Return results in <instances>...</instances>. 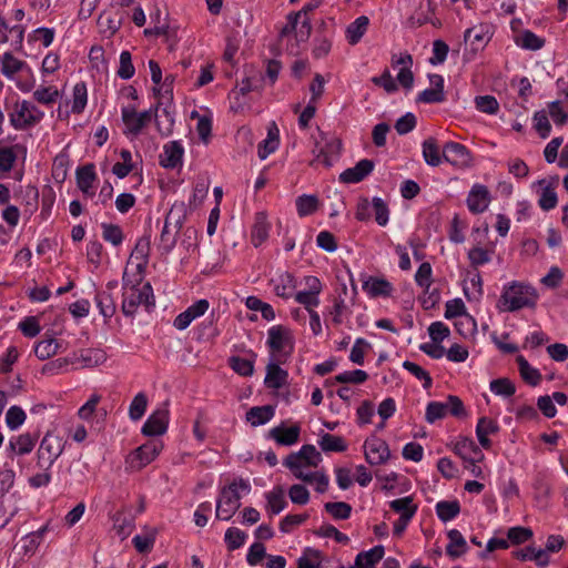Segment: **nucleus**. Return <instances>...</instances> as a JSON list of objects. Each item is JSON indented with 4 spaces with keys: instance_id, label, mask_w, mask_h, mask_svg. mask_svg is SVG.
Wrapping results in <instances>:
<instances>
[{
    "instance_id": "ea45409f",
    "label": "nucleus",
    "mask_w": 568,
    "mask_h": 568,
    "mask_svg": "<svg viewBox=\"0 0 568 568\" xmlns=\"http://www.w3.org/2000/svg\"><path fill=\"white\" fill-rule=\"evenodd\" d=\"M460 513V505L457 500H443L436 505V514L438 518L446 523L455 518Z\"/></svg>"
},
{
    "instance_id": "7c9ffc66",
    "label": "nucleus",
    "mask_w": 568,
    "mask_h": 568,
    "mask_svg": "<svg viewBox=\"0 0 568 568\" xmlns=\"http://www.w3.org/2000/svg\"><path fill=\"white\" fill-rule=\"evenodd\" d=\"M186 205L184 202H175L168 212L164 223L180 232L186 219Z\"/></svg>"
},
{
    "instance_id": "c9c22d12",
    "label": "nucleus",
    "mask_w": 568,
    "mask_h": 568,
    "mask_svg": "<svg viewBox=\"0 0 568 568\" xmlns=\"http://www.w3.org/2000/svg\"><path fill=\"white\" fill-rule=\"evenodd\" d=\"M363 290L371 296L377 297L381 295H388L390 292V283L383 278L371 276L363 283Z\"/></svg>"
},
{
    "instance_id": "f03ea898",
    "label": "nucleus",
    "mask_w": 568,
    "mask_h": 568,
    "mask_svg": "<svg viewBox=\"0 0 568 568\" xmlns=\"http://www.w3.org/2000/svg\"><path fill=\"white\" fill-rule=\"evenodd\" d=\"M7 111L10 124L20 131L33 128L44 116L43 111L27 100L14 101L12 105H7Z\"/></svg>"
},
{
    "instance_id": "49530a36",
    "label": "nucleus",
    "mask_w": 568,
    "mask_h": 568,
    "mask_svg": "<svg viewBox=\"0 0 568 568\" xmlns=\"http://www.w3.org/2000/svg\"><path fill=\"white\" fill-rule=\"evenodd\" d=\"M517 44L527 50H539L545 45V39L538 37L530 30H525L516 40Z\"/></svg>"
},
{
    "instance_id": "a211bd4d",
    "label": "nucleus",
    "mask_w": 568,
    "mask_h": 568,
    "mask_svg": "<svg viewBox=\"0 0 568 568\" xmlns=\"http://www.w3.org/2000/svg\"><path fill=\"white\" fill-rule=\"evenodd\" d=\"M454 452L463 460L467 462H481L484 454L477 444L468 437H462L454 446Z\"/></svg>"
},
{
    "instance_id": "f3484780",
    "label": "nucleus",
    "mask_w": 568,
    "mask_h": 568,
    "mask_svg": "<svg viewBox=\"0 0 568 568\" xmlns=\"http://www.w3.org/2000/svg\"><path fill=\"white\" fill-rule=\"evenodd\" d=\"M490 202L489 191L485 185L475 184L467 197V206L474 214L484 212Z\"/></svg>"
},
{
    "instance_id": "6e6552de",
    "label": "nucleus",
    "mask_w": 568,
    "mask_h": 568,
    "mask_svg": "<svg viewBox=\"0 0 568 568\" xmlns=\"http://www.w3.org/2000/svg\"><path fill=\"white\" fill-rule=\"evenodd\" d=\"M365 458L371 465H379L390 457V449L386 440L372 435L364 443Z\"/></svg>"
},
{
    "instance_id": "f257e3e1",
    "label": "nucleus",
    "mask_w": 568,
    "mask_h": 568,
    "mask_svg": "<svg viewBox=\"0 0 568 568\" xmlns=\"http://www.w3.org/2000/svg\"><path fill=\"white\" fill-rule=\"evenodd\" d=\"M539 294L534 286L514 281L504 286L497 307L501 312H517L524 307L535 308Z\"/></svg>"
},
{
    "instance_id": "9d476101",
    "label": "nucleus",
    "mask_w": 568,
    "mask_h": 568,
    "mask_svg": "<svg viewBox=\"0 0 568 568\" xmlns=\"http://www.w3.org/2000/svg\"><path fill=\"white\" fill-rule=\"evenodd\" d=\"M287 361L270 358L265 367L266 374L264 378V385L270 389H280L288 383V372L281 367Z\"/></svg>"
},
{
    "instance_id": "f704fd0d",
    "label": "nucleus",
    "mask_w": 568,
    "mask_h": 568,
    "mask_svg": "<svg viewBox=\"0 0 568 568\" xmlns=\"http://www.w3.org/2000/svg\"><path fill=\"white\" fill-rule=\"evenodd\" d=\"M106 355L102 349L99 348H87L77 355V363L80 362L82 367H93L104 363Z\"/></svg>"
},
{
    "instance_id": "6ab92c4d",
    "label": "nucleus",
    "mask_w": 568,
    "mask_h": 568,
    "mask_svg": "<svg viewBox=\"0 0 568 568\" xmlns=\"http://www.w3.org/2000/svg\"><path fill=\"white\" fill-rule=\"evenodd\" d=\"M184 149L179 141H170L163 146L160 155V165L165 169H175L182 164Z\"/></svg>"
},
{
    "instance_id": "864d4df0",
    "label": "nucleus",
    "mask_w": 568,
    "mask_h": 568,
    "mask_svg": "<svg viewBox=\"0 0 568 568\" xmlns=\"http://www.w3.org/2000/svg\"><path fill=\"white\" fill-rule=\"evenodd\" d=\"M68 156L59 154L54 158L52 164V178L57 183H63L68 176Z\"/></svg>"
},
{
    "instance_id": "473e14b6",
    "label": "nucleus",
    "mask_w": 568,
    "mask_h": 568,
    "mask_svg": "<svg viewBox=\"0 0 568 568\" xmlns=\"http://www.w3.org/2000/svg\"><path fill=\"white\" fill-rule=\"evenodd\" d=\"M97 306L99 307L100 314L105 321L110 320L116 311L115 302L113 296L108 291H101L95 294Z\"/></svg>"
},
{
    "instance_id": "bb28decb",
    "label": "nucleus",
    "mask_w": 568,
    "mask_h": 568,
    "mask_svg": "<svg viewBox=\"0 0 568 568\" xmlns=\"http://www.w3.org/2000/svg\"><path fill=\"white\" fill-rule=\"evenodd\" d=\"M265 498L267 500L266 510L271 515L280 514L287 506L282 486H276L271 491L266 493Z\"/></svg>"
},
{
    "instance_id": "0e129e2a",
    "label": "nucleus",
    "mask_w": 568,
    "mask_h": 568,
    "mask_svg": "<svg viewBox=\"0 0 568 568\" xmlns=\"http://www.w3.org/2000/svg\"><path fill=\"white\" fill-rule=\"evenodd\" d=\"M278 146V139L276 134L268 131L267 138L264 139L257 145V155L261 160H265L271 153H273Z\"/></svg>"
},
{
    "instance_id": "dca6fc26",
    "label": "nucleus",
    "mask_w": 568,
    "mask_h": 568,
    "mask_svg": "<svg viewBox=\"0 0 568 568\" xmlns=\"http://www.w3.org/2000/svg\"><path fill=\"white\" fill-rule=\"evenodd\" d=\"M152 120V109L136 113L135 109L123 108L122 121L128 126L129 132L136 135Z\"/></svg>"
},
{
    "instance_id": "f8f14e48",
    "label": "nucleus",
    "mask_w": 568,
    "mask_h": 568,
    "mask_svg": "<svg viewBox=\"0 0 568 568\" xmlns=\"http://www.w3.org/2000/svg\"><path fill=\"white\" fill-rule=\"evenodd\" d=\"M169 426V410L160 408L154 410L145 420L142 426V434L144 436L153 437L161 436L166 433Z\"/></svg>"
},
{
    "instance_id": "b1692460",
    "label": "nucleus",
    "mask_w": 568,
    "mask_h": 568,
    "mask_svg": "<svg viewBox=\"0 0 568 568\" xmlns=\"http://www.w3.org/2000/svg\"><path fill=\"white\" fill-rule=\"evenodd\" d=\"M447 537L449 539V542L446 546L447 556L456 559L467 552L468 546L466 539L458 529H450L447 532Z\"/></svg>"
},
{
    "instance_id": "774afa93",
    "label": "nucleus",
    "mask_w": 568,
    "mask_h": 568,
    "mask_svg": "<svg viewBox=\"0 0 568 568\" xmlns=\"http://www.w3.org/2000/svg\"><path fill=\"white\" fill-rule=\"evenodd\" d=\"M476 108L488 114H495L499 110L498 101L493 95H478L475 98Z\"/></svg>"
},
{
    "instance_id": "69168bd1",
    "label": "nucleus",
    "mask_w": 568,
    "mask_h": 568,
    "mask_svg": "<svg viewBox=\"0 0 568 568\" xmlns=\"http://www.w3.org/2000/svg\"><path fill=\"white\" fill-rule=\"evenodd\" d=\"M26 418L24 410L19 406H11L6 414V423L11 430L19 428Z\"/></svg>"
},
{
    "instance_id": "a19ab883",
    "label": "nucleus",
    "mask_w": 568,
    "mask_h": 568,
    "mask_svg": "<svg viewBox=\"0 0 568 568\" xmlns=\"http://www.w3.org/2000/svg\"><path fill=\"white\" fill-rule=\"evenodd\" d=\"M88 101V90L85 82H78L73 88V102L71 106V112L74 114H80L85 109Z\"/></svg>"
},
{
    "instance_id": "20e7f679",
    "label": "nucleus",
    "mask_w": 568,
    "mask_h": 568,
    "mask_svg": "<svg viewBox=\"0 0 568 568\" xmlns=\"http://www.w3.org/2000/svg\"><path fill=\"white\" fill-rule=\"evenodd\" d=\"M417 510L418 505L414 501V495L393 499V514L399 515L393 524V535L402 536Z\"/></svg>"
},
{
    "instance_id": "79ce46f5",
    "label": "nucleus",
    "mask_w": 568,
    "mask_h": 568,
    "mask_svg": "<svg viewBox=\"0 0 568 568\" xmlns=\"http://www.w3.org/2000/svg\"><path fill=\"white\" fill-rule=\"evenodd\" d=\"M324 509L336 520L348 519L352 514V506L345 501H328Z\"/></svg>"
},
{
    "instance_id": "c85d7f7f",
    "label": "nucleus",
    "mask_w": 568,
    "mask_h": 568,
    "mask_svg": "<svg viewBox=\"0 0 568 568\" xmlns=\"http://www.w3.org/2000/svg\"><path fill=\"white\" fill-rule=\"evenodd\" d=\"M274 416V407L271 405L254 406L246 412V420L252 426L266 424Z\"/></svg>"
},
{
    "instance_id": "4c0bfd02",
    "label": "nucleus",
    "mask_w": 568,
    "mask_h": 568,
    "mask_svg": "<svg viewBox=\"0 0 568 568\" xmlns=\"http://www.w3.org/2000/svg\"><path fill=\"white\" fill-rule=\"evenodd\" d=\"M318 445L323 452H337L342 453L347 449V445L343 437L335 436L328 433H325L321 436L318 440Z\"/></svg>"
},
{
    "instance_id": "4be33fe9",
    "label": "nucleus",
    "mask_w": 568,
    "mask_h": 568,
    "mask_svg": "<svg viewBox=\"0 0 568 568\" xmlns=\"http://www.w3.org/2000/svg\"><path fill=\"white\" fill-rule=\"evenodd\" d=\"M384 555L385 549L382 545L374 546L367 551L357 554L354 566H351V568H376Z\"/></svg>"
},
{
    "instance_id": "338daca9",
    "label": "nucleus",
    "mask_w": 568,
    "mask_h": 568,
    "mask_svg": "<svg viewBox=\"0 0 568 568\" xmlns=\"http://www.w3.org/2000/svg\"><path fill=\"white\" fill-rule=\"evenodd\" d=\"M534 532L528 527H511L507 531V538L508 541H510L514 545H520L525 541L529 540L532 537Z\"/></svg>"
},
{
    "instance_id": "bf43d9fd",
    "label": "nucleus",
    "mask_w": 568,
    "mask_h": 568,
    "mask_svg": "<svg viewBox=\"0 0 568 568\" xmlns=\"http://www.w3.org/2000/svg\"><path fill=\"white\" fill-rule=\"evenodd\" d=\"M368 378V374L362 369L346 371L334 377L335 382L341 384H363Z\"/></svg>"
},
{
    "instance_id": "e433bc0d",
    "label": "nucleus",
    "mask_w": 568,
    "mask_h": 568,
    "mask_svg": "<svg viewBox=\"0 0 568 568\" xmlns=\"http://www.w3.org/2000/svg\"><path fill=\"white\" fill-rule=\"evenodd\" d=\"M0 62L2 74L9 79L26 67V62L13 57L11 52H6L0 58Z\"/></svg>"
},
{
    "instance_id": "5fc2aeb1",
    "label": "nucleus",
    "mask_w": 568,
    "mask_h": 568,
    "mask_svg": "<svg viewBox=\"0 0 568 568\" xmlns=\"http://www.w3.org/2000/svg\"><path fill=\"white\" fill-rule=\"evenodd\" d=\"M99 26L102 28V31L109 32V36H113L122 24V18L119 14H105L101 13L98 20Z\"/></svg>"
},
{
    "instance_id": "2eb2a0df",
    "label": "nucleus",
    "mask_w": 568,
    "mask_h": 568,
    "mask_svg": "<svg viewBox=\"0 0 568 568\" xmlns=\"http://www.w3.org/2000/svg\"><path fill=\"white\" fill-rule=\"evenodd\" d=\"M413 57L409 53L400 54L399 58L393 63V67H398L395 78L396 83L409 91L414 85V73L412 71Z\"/></svg>"
},
{
    "instance_id": "e2e57ef3",
    "label": "nucleus",
    "mask_w": 568,
    "mask_h": 568,
    "mask_svg": "<svg viewBox=\"0 0 568 568\" xmlns=\"http://www.w3.org/2000/svg\"><path fill=\"white\" fill-rule=\"evenodd\" d=\"M448 405L440 402H430L426 407L425 418L427 423L433 424L442 419L447 414Z\"/></svg>"
},
{
    "instance_id": "39448f33",
    "label": "nucleus",
    "mask_w": 568,
    "mask_h": 568,
    "mask_svg": "<svg viewBox=\"0 0 568 568\" xmlns=\"http://www.w3.org/2000/svg\"><path fill=\"white\" fill-rule=\"evenodd\" d=\"M122 312L125 316H133L139 305H144L146 308L155 305L152 285L146 282L141 288H134L130 295L123 293Z\"/></svg>"
},
{
    "instance_id": "4d7b16f0",
    "label": "nucleus",
    "mask_w": 568,
    "mask_h": 568,
    "mask_svg": "<svg viewBox=\"0 0 568 568\" xmlns=\"http://www.w3.org/2000/svg\"><path fill=\"white\" fill-rule=\"evenodd\" d=\"M22 148L20 144H16L13 146H3L0 148V171L9 172L17 160L16 149Z\"/></svg>"
},
{
    "instance_id": "cd10ccee",
    "label": "nucleus",
    "mask_w": 568,
    "mask_h": 568,
    "mask_svg": "<svg viewBox=\"0 0 568 568\" xmlns=\"http://www.w3.org/2000/svg\"><path fill=\"white\" fill-rule=\"evenodd\" d=\"M160 105H161V102L159 101L155 105V114H154L158 131L162 135H169L172 133V129L174 125V118L170 110V106H165V108L161 109V113H159Z\"/></svg>"
},
{
    "instance_id": "1a4fd4ad",
    "label": "nucleus",
    "mask_w": 568,
    "mask_h": 568,
    "mask_svg": "<svg viewBox=\"0 0 568 568\" xmlns=\"http://www.w3.org/2000/svg\"><path fill=\"white\" fill-rule=\"evenodd\" d=\"M240 488L243 491L248 493L251 490V485L243 478L233 480L231 484L221 489L217 504H223L225 507L237 511V509L241 507V495L239 493Z\"/></svg>"
},
{
    "instance_id": "de8ad7c7",
    "label": "nucleus",
    "mask_w": 568,
    "mask_h": 568,
    "mask_svg": "<svg viewBox=\"0 0 568 568\" xmlns=\"http://www.w3.org/2000/svg\"><path fill=\"white\" fill-rule=\"evenodd\" d=\"M59 345L54 338L42 339L37 343L34 354L40 361L50 358L58 353Z\"/></svg>"
},
{
    "instance_id": "09e8293b",
    "label": "nucleus",
    "mask_w": 568,
    "mask_h": 568,
    "mask_svg": "<svg viewBox=\"0 0 568 568\" xmlns=\"http://www.w3.org/2000/svg\"><path fill=\"white\" fill-rule=\"evenodd\" d=\"M102 237L104 241L110 242L114 246H119L124 239L122 229L112 223H102Z\"/></svg>"
},
{
    "instance_id": "13d9d810",
    "label": "nucleus",
    "mask_w": 568,
    "mask_h": 568,
    "mask_svg": "<svg viewBox=\"0 0 568 568\" xmlns=\"http://www.w3.org/2000/svg\"><path fill=\"white\" fill-rule=\"evenodd\" d=\"M135 69L132 63V55L129 51H122L120 54V65L116 75L120 79L129 80L134 75Z\"/></svg>"
},
{
    "instance_id": "c03bdc74",
    "label": "nucleus",
    "mask_w": 568,
    "mask_h": 568,
    "mask_svg": "<svg viewBox=\"0 0 568 568\" xmlns=\"http://www.w3.org/2000/svg\"><path fill=\"white\" fill-rule=\"evenodd\" d=\"M318 206V199L315 195L303 194L296 199V210L301 217L313 214Z\"/></svg>"
},
{
    "instance_id": "052dcab7",
    "label": "nucleus",
    "mask_w": 568,
    "mask_h": 568,
    "mask_svg": "<svg viewBox=\"0 0 568 568\" xmlns=\"http://www.w3.org/2000/svg\"><path fill=\"white\" fill-rule=\"evenodd\" d=\"M322 552L314 548H306L297 560V568H318Z\"/></svg>"
},
{
    "instance_id": "8fccbe9b",
    "label": "nucleus",
    "mask_w": 568,
    "mask_h": 568,
    "mask_svg": "<svg viewBox=\"0 0 568 568\" xmlns=\"http://www.w3.org/2000/svg\"><path fill=\"white\" fill-rule=\"evenodd\" d=\"M372 211L376 223L385 226L388 222L389 210L387 203L381 197L372 199Z\"/></svg>"
},
{
    "instance_id": "a878e982",
    "label": "nucleus",
    "mask_w": 568,
    "mask_h": 568,
    "mask_svg": "<svg viewBox=\"0 0 568 568\" xmlns=\"http://www.w3.org/2000/svg\"><path fill=\"white\" fill-rule=\"evenodd\" d=\"M272 283L274 284L275 294L286 300L292 296V292L296 286L295 277L290 272L281 273L276 278L272 280Z\"/></svg>"
},
{
    "instance_id": "680f3d73",
    "label": "nucleus",
    "mask_w": 568,
    "mask_h": 568,
    "mask_svg": "<svg viewBox=\"0 0 568 568\" xmlns=\"http://www.w3.org/2000/svg\"><path fill=\"white\" fill-rule=\"evenodd\" d=\"M490 390L496 395L509 397L515 394L516 386L509 378H497L490 382Z\"/></svg>"
},
{
    "instance_id": "5701e85b",
    "label": "nucleus",
    "mask_w": 568,
    "mask_h": 568,
    "mask_svg": "<svg viewBox=\"0 0 568 568\" xmlns=\"http://www.w3.org/2000/svg\"><path fill=\"white\" fill-rule=\"evenodd\" d=\"M270 229L266 214L264 212L256 213L251 230V242L255 247L261 246L268 239Z\"/></svg>"
},
{
    "instance_id": "4468645a",
    "label": "nucleus",
    "mask_w": 568,
    "mask_h": 568,
    "mask_svg": "<svg viewBox=\"0 0 568 568\" xmlns=\"http://www.w3.org/2000/svg\"><path fill=\"white\" fill-rule=\"evenodd\" d=\"M374 170V162L368 159L358 161L353 168H348L339 174V182L355 184L362 182Z\"/></svg>"
},
{
    "instance_id": "3c124183",
    "label": "nucleus",
    "mask_w": 568,
    "mask_h": 568,
    "mask_svg": "<svg viewBox=\"0 0 568 568\" xmlns=\"http://www.w3.org/2000/svg\"><path fill=\"white\" fill-rule=\"evenodd\" d=\"M75 363H77V354H74L72 357H59L54 361L47 363L42 368V373L45 375L59 374L63 369H65L69 365H73Z\"/></svg>"
},
{
    "instance_id": "9b49d317",
    "label": "nucleus",
    "mask_w": 568,
    "mask_h": 568,
    "mask_svg": "<svg viewBox=\"0 0 568 568\" xmlns=\"http://www.w3.org/2000/svg\"><path fill=\"white\" fill-rule=\"evenodd\" d=\"M162 449L163 444L161 442L151 440L141 445L130 455L132 466L136 468H142L149 465L156 458V456L161 453Z\"/></svg>"
},
{
    "instance_id": "ddd939ff",
    "label": "nucleus",
    "mask_w": 568,
    "mask_h": 568,
    "mask_svg": "<svg viewBox=\"0 0 568 568\" xmlns=\"http://www.w3.org/2000/svg\"><path fill=\"white\" fill-rule=\"evenodd\" d=\"M445 161L458 168H467L471 163V155L468 149L457 142H447L443 148Z\"/></svg>"
},
{
    "instance_id": "58836bf2",
    "label": "nucleus",
    "mask_w": 568,
    "mask_h": 568,
    "mask_svg": "<svg viewBox=\"0 0 568 568\" xmlns=\"http://www.w3.org/2000/svg\"><path fill=\"white\" fill-rule=\"evenodd\" d=\"M252 357H256V354L252 352ZM231 368L241 376L248 377L254 373V358H243L240 356L230 357Z\"/></svg>"
},
{
    "instance_id": "37998d69",
    "label": "nucleus",
    "mask_w": 568,
    "mask_h": 568,
    "mask_svg": "<svg viewBox=\"0 0 568 568\" xmlns=\"http://www.w3.org/2000/svg\"><path fill=\"white\" fill-rule=\"evenodd\" d=\"M423 156L425 162L430 166H437L440 164L442 158L435 139L429 138L424 141Z\"/></svg>"
},
{
    "instance_id": "7ed1b4c3",
    "label": "nucleus",
    "mask_w": 568,
    "mask_h": 568,
    "mask_svg": "<svg viewBox=\"0 0 568 568\" xmlns=\"http://www.w3.org/2000/svg\"><path fill=\"white\" fill-rule=\"evenodd\" d=\"M266 345L270 358L288 361L294 352L292 331L283 325H274L267 331Z\"/></svg>"
},
{
    "instance_id": "aec40b11",
    "label": "nucleus",
    "mask_w": 568,
    "mask_h": 568,
    "mask_svg": "<svg viewBox=\"0 0 568 568\" xmlns=\"http://www.w3.org/2000/svg\"><path fill=\"white\" fill-rule=\"evenodd\" d=\"M464 40L470 44L471 51L476 53L484 49L490 40L489 29L485 24L468 28L465 31Z\"/></svg>"
},
{
    "instance_id": "72a5a7b5",
    "label": "nucleus",
    "mask_w": 568,
    "mask_h": 568,
    "mask_svg": "<svg viewBox=\"0 0 568 568\" xmlns=\"http://www.w3.org/2000/svg\"><path fill=\"white\" fill-rule=\"evenodd\" d=\"M516 362L518 364L519 373L521 378L530 386H537L541 381V374L538 369L530 366L528 361L519 355L516 358Z\"/></svg>"
},
{
    "instance_id": "2f4dec72",
    "label": "nucleus",
    "mask_w": 568,
    "mask_h": 568,
    "mask_svg": "<svg viewBox=\"0 0 568 568\" xmlns=\"http://www.w3.org/2000/svg\"><path fill=\"white\" fill-rule=\"evenodd\" d=\"M369 20L366 16L356 18L346 29V39L349 44L354 45L359 42L367 30Z\"/></svg>"
},
{
    "instance_id": "423d86ee",
    "label": "nucleus",
    "mask_w": 568,
    "mask_h": 568,
    "mask_svg": "<svg viewBox=\"0 0 568 568\" xmlns=\"http://www.w3.org/2000/svg\"><path fill=\"white\" fill-rule=\"evenodd\" d=\"M63 446L61 440L47 433L40 443L38 449V466L43 470H49L57 458L62 454Z\"/></svg>"
},
{
    "instance_id": "603ef678",
    "label": "nucleus",
    "mask_w": 568,
    "mask_h": 568,
    "mask_svg": "<svg viewBox=\"0 0 568 568\" xmlns=\"http://www.w3.org/2000/svg\"><path fill=\"white\" fill-rule=\"evenodd\" d=\"M247 535L239 528L231 527L225 531L224 540L227 549L233 551L241 548L246 539Z\"/></svg>"
},
{
    "instance_id": "412c9836",
    "label": "nucleus",
    "mask_w": 568,
    "mask_h": 568,
    "mask_svg": "<svg viewBox=\"0 0 568 568\" xmlns=\"http://www.w3.org/2000/svg\"><path fill=\"white\" fill-rule=\"evenodd\" d=\"M300 434L301 427L297 424L288 428L280 425L270 430V437L281 446H292L296 444L298 442Z\"/></svg>"
},
{
    "instance_id": "0eeeda50",
    "label": "nucleus",
    "mask_w": 568,
    "mask_h": 568,
    "mask_svg": "<svg viewBox=\"0 0 568 568\" xmlns=\"http://www.w3.org/2000/svg\"><path fill=\"white\" fill-rule=\"evenodd\" d=\"M322 460L321 454L314 445L306 444L297 453H291L284 459L283 465L288 469L301 468L302 462L305 466L316 467Z\"/></svg>"
},
{
    "instance_id": "a18cd8bd",
    "label": "nucleus",
    "mask_w": 568,
    "mask_h": 568,
    "mask_svg": "<svg viewBox=\"0 0 568 568\" xmlns=\"http://www.w3.org/2000/svg\"><path fill=\"white\" fill-rule=\"evenodd\" d=\"M148 407V397L144 393H138L129 407V416L132 420L136 422L140 420Z\"/></svg>"
},
{
    "instance_id": "c756f323",
    "label": "nucleus",
    "mask_w": 568,
    "mask_h": 568,
    "mask_svg": "<svg viewBox=\"0 0 568 568\" xmlns=\"http://www.w3.org/2000/svg\"><path fill=\"white\" fill-rule=\"evenodd\" d=\"M77 185L82 192L91 190L94 181L97 180L95 166L93 163H88L77 169L75 172Z\"/></svg>"
},
{
    "instance_id": "393cba45",
    "label": "nucleus",
    "mask_w": 568,
    "mask_h": 568,
    "mask_svg": "<svg viewBox=\"0 0 568 568\" xmlns=\"http://www.w3.org/2000/svg\"><path fill=\"white\" fill-rule=\"evenodd\" d=\"M38 437V434H21L10 439L9 447L18 455H27L34 448Z\"/></svg>"
},
{
    "instance_id": "6e6d98bb",
    "label": "nucleus",
    "mask_w": 568,
    "mask_h": 568,
    "mask_svg": "<svg viewBox=\"0 0 568 568\" xmlns=\"http://www.w3.org/2000/svg\"><path fill=\"white\" fill-rule=\"evenodd\" d=\"M176 229H171V225L165 224L160 235V247L164 253H170L176 244L178 234Z\"/></svg>"
}]
</instances>
